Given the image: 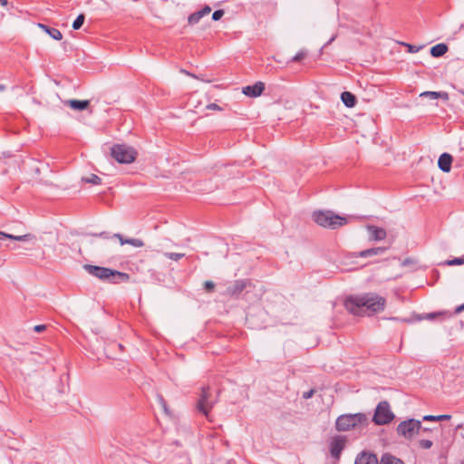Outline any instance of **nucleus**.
Here are the masks:
<instances>
[{
	"instance_id": "obj_1",
	"label": "nucleus",
	"mask_w": 464,
	"mask_h": 464,
	"mask_svg": "<svg viewBox=\"0 0 464 464\" xmlns=\"http://www.w3.org/2000/svg\"><path fill=\"white\" fill-rule=\"evenodd\" d=\"M386 300L375 293L350 295L344 301L345 309L354 315L372 316L384 310Z\"/></svg>"
},
{
	"instance_id": "obj_2",
	"label": "nucleus",
	"mask_w": 464,
	"mask_h": 464,
	"mask_svg": "<svg viewBox=\"0 0 464 464\" xmlns=\"http://www.w3.org/2000/svg\"><path fill=\"white\" fill-rule=\"evenodd\" d=\"M83 269L90 274L91 276L98 278L102 282H107L110 284H121L127 283L130 281V276L129 274L121 272L118 270H114L111 268L93 266L86 264L83 266Z\"/></svg>"
},
{
	"instance_id": "obj_3",
	"label": "nucleus",
	"mask_w": 464,
	"mask_h": 464,
	"mask_svg": "<svg viewBox=\"0 0 464 464\" xmlns=\"http://www.w3.org/2000/svg\"><path fill=\"white\" fill-rule=\"evenodd\" d=\"M368 425V418L364 413L342 414L335 421V429L338 431H348L365 428Z\"/></svg>"
},
{
	"instance_id": "obj_4",
	"label": "nucleus",
	"mask_w": 464,
	"mask_h": 464,
	"mask_svg": "<svg viewBox=\"0 0 464 464\" xmlns=\"http://www.w3.org/2000/svg\"><path fill=\"white\" fill-rule=\"evenodd\" d=\"M313 218L319 226L331 229H335L347 222L345 218L335 215L332 211H315Z\"/></svg>"
},
{
	"instance_id": "obj_5",
	"label": "nucleus",
	"mask_w": 464,
	"mask_h": 464,
	"mask_svg": "<svg viewBox=\"0 0 464 464\" xmlns=\"http://www.w3.org/2000/svg\"><path fill=\"white\" fill-rule=\"evenodd\" d=\"M111 156L121 164L132 163L137 156V150L126 144H114L111 148Z\"/></svg>"
},
{
	"instance_id": "obj_6",
	"label": "nucleus",
	"mask_w": 464,
	"mask_h": 464,
	"mask_svg": "<svg viewBox=\"0 0 464 464\" xmlns=\"http://www.w3.org/2000/svg\"><path fill=\"white\" fill-rule=\"evenodd\" d=\"M420 429H422L420 420L408 419L398 424L396 431L399 436L407 440H411L415 435L420 432Z\"/></svg>"
},
{
	"instance_id": "obj_7",
	"label": "nucleus",
	"mask_w": 464,
	"mask_h": 464,
	"mask_svg": "<svg viewBox=\"0 0 464 464\" xmlns=\"http://www.w3.org/2000/svg\"><path fill=\"white\" fill-rule=\"evenodd\" d=\"M394 414L391 410L390 404L386 401L379 402L377 405L372 421L377 425H385L394 419Z\"/></svg>"
},
{
	"instance_id": "obj_8",
	"label": "nucleus",
	"mask_w": 464,
	"mask_h": 464,
	"mask_svg": "<svg viewBox=\"0 0 464 464\" xmlns=\"http://www.w3.org/2000/svg\"><path fill=\"white\" fill-rule=\"evenodd\" d=\"M216 402V399L210 398L209 387H202L199 399L197 402V410L208 418Z\"/></svg>"
},
{
	"instance_id": "obj_9",
	"label": "nucleus",
	"mask_w": 464,
	"mask_h": 464,
	"mask_svg": "<svg viewBox=\"0 0 464 464\" xmlns=\"http://www.w3.org/2000/svg\"><path fill=\"white\" fill-rule=\"evenodd\" d=\"M347 439L345 436L335 435L331 438L330 440V454L331 456L338 460L341 457L342 451L345 448Z\"/></svg>"
},
{
	"instance_id": "obj_10",
	"label": "nucleus",
	"mask_w": 464,
	"mask_h": 464,
	"mask_svg": "<svg viewBox=\"0 0 464 464\" xmlns=\"http://www.w3.org/2000/svg\"><path fill=\"white\" fill-rule=\"evenodd\" d=\"M250 285V281L247 279L236 280L227 288V295L231 296L239 295L247 285Z\"/></svg>"
},
{
	"instance_id": "obj_11",
	"label": "nucleus",
	"mask_w": 464,
	"mask_h": 464,
	"mask_svg": "<svg viewBox=\"0 0 464 464\" xmlns=\"http://www.w3.org/2000/svg\"><path fill=\"white\" fill-rule=\"evenodd\" d=\"M354 464H380V459L374 453L363 450L357 455Z\"/></svg>"
},
{
	"instance_id": "obj_12",
	"label": "nucleus",
	"mask_w": 464,
	"mask_h": 464,
	"mask_svg": "<svg viewBox=\"0 0 464 464\" xmlns=\"http://www.w3.org/2000/svg\"><path fill=\"white\" fill-rule=\"evenodd\" d=\"M265 90V83L262 82H256L253 85H247L243 87L242 92L248 97H258L262 94Z\"/></svg>"
},
{
	"instance_id": "obj_13",
	"label": "nucleus",
	"mask_w": 464,
	"mask_h": 464,
	"mask_svg": "<svg viewBox=\"0 0 464 464\" xmlns=\"http://www.w3.org/2000/svg\"><path fill=\"white\" fill-rule=\"evenodd\" d=\"M367 230L370 233V239L374 241L383 240L386 236V230L382 227H379L373 225L367 226Z\"/></svg>"
},
{
	"instance_id": "obj_14",
	"label": "nucleus",
	"mask_w": 464,
	"mask_h": 464,
	"mask_svg": "<svg viewBox=\"0 0 464 464\" xmlns=\"http://www.w3.org/2000/svg\"><path fill=\"white\" fill-rule=\"evenodd\" d=\"M453 158L450 154L444 152L442 153L438 160V166L443 172H450L451 169V163Z\"/></svg>"
},
{
	"instance_id": "obj_15",
	"label": "nucleus",
	"mask_w": 464,
	"mask_h": 464,
	"mask_svg": "<svg viewBox=\"0 0 464 464\" xmlns=\"http://www.w3.org/2000/svg\"><path fill=\"white\" fill-rule=\"evenodd\" d=\"M210 12L211 8L208 5H205L201 10L191 14L188 18V23L190 25H194L198 24L203 16L208 14Z\"/></svg>"
},
{
	"instance_id": "obj_16",
	"label": "nucleus",
	"mask_w": 464,
	"mask_h": 464,
	"mask_svg": "<svg viewBox=\"0 0 464 464\" xmlns=\"http://www.w3.org/2000/svg\"><path fill=\"white\" fill-rule=\"evenodd\" d=\"M2 238H8V239L16 240V241H34V240H35V236L33 234H25L23 236H14L12 234H7V233L0 231V239H2Z\"/></svg>"
},
{
	"instance_id": "obj_17",
	"label": "nucleus",
	"mask_w": 464,
	"mask_h": 464,
	"mask_svg": "<svg viewBox=\"0 0 464 464\" xmlns=\"http://www.w3.org/2000/svg\"><path fill=\"white\" fill-rule=\"evenodd\" d=\"M65 103L68 104L72 109L76 111L86 110L90 105V102L88 100H69L66 101Z\"/></svg>"
},
{
	"instance_id": "obj_18",
	"label": "nucleus",
	"mask_w": 464,
	"mask_h": 464,
	"mask_svg": "<svg viewBox=\"0 0 464 464\" xmlns=\"http://www.w3.org/2000/svg\"><path fill=\"white\" fill-rule=\"evenodd\" d=\"M387 250V247L378 246L369 249L362 250L359 253L361 257H369L372 256H378L383 254Z\"/></svg>"
},
{
	"instance_id": "obj_19",
	"label": "nucleus",
	"mask_w": 464,
	"mask_h": 464,
	"mask_svg": "<svg viewBox=\"0 0 464 464\" xmlns=\"http://www.w3.org/2000/svg\"><path fill=\"white\" fill-rule=\"evenodd\" d=\"M341 100L343 104L348 108H353L356 104V97L350 92H343L341 94Z\"/></svg>"
},
{
	"instance_id": "obj_20",
	"label": "nucleus",
	"mask_w": 464,
	"mask_h": 464,
	"mask_svg": "<svg viewBox=\"0 0 464 464\" xmlns=\"http://www.w3.org/2000/svg\"><path fill=\"white\" fill-rule=\"evenodd\" d=\"M448 49L446 44H438L430 48V54L432 57L438 58L444 55L448 52Z\"/></svg>"
},
{
	"instance_id": "obj_21",
	"label": "nucleus",
	"mask_w": 464,
	"mask_h": 464,
	"mask_svg": "<svg viewBox=\"0 0 464 464\" xmlns=\"http://www.w3.org/2000/svg\"><path fill=\"white\" fill-rule=\"evenodd\" d=\"M380 464H404V462L391 453H384L380 459Z\"/></svg>"
},
{
	"instance_id": "obj_22",
	"label": "nucleus",
	"mask_w": 464,
	"mask_h": 464,
	"mask_svg": "<svg viewBox=\"0 0 464 464\" xmlns=\"http://www.w3.org/2000/svg\"><path fill=\"white\" fill-rule=\"evenodd\" d=\"M420 97H429L430 99H442L444 101L449 100V94L446 92H423L420 95Z\"/></svg>"
},
{
	"instance_id": "obj_23",
	"label": "nucleus",
	"mask_w": 464,
	"mask_h": 464,
	"mask_svg": "<svg viewBox=\"0 0 464 464\" xmlns=\"http://www.w3.org/2000/svg\"><path fill=\"white\" fill-rule=\"evenodd\" d=\"M82 180L85 183H90L92 185H99L102 183V179L96 174H91L89 177H83Z\"/></svg>"
},
{
	"instance_id": "obj_24",
	"label": "nucleus",
	"mask_w": 464,
	"mask_h": 464,
	"mask_svg": "<svg viewBox=\"0 0 464 464\" xmlns=\"http://www.w3.org/2000/svg\"><path fill=\"white\" fill-rule=\"evenodd\" d=\"M84 20H85V15H84L83 14H80L76 17V19L73 21V23H72V28H73L74 30H79V29L82 26V24H83V23H84Z\"/></svg>"
},
{
	"instance_id": "obj_25",
	"label": "nucleus",
	"mask_w": 464,
	"mask_h": 464,
	"mask_svg": "<svg viewBox=\"0 0 464 464\" xmlns=\"http://www.w3.org/2000/svg\"><path fill=\"white\" fill-rule=\"evenodd\" d=\"M445 265L450 266L464 265V256L461 257H455L453 259H449V260L445 261Z\"/></svg>"
},
{
	"instance_id": "obj_26",
	"label": "nucleus",
	"mask_w": 464,
	"mask_h": 464,
	"mask_svg": "<svg viewBox=\"0 0 464 464\" xmlns=\"http://www.w3.org/2000/svg\"><path fill=\"white\" fill-rule=\"evenodd\" d=\"M47 34L54 40H61L63 38L62 33L56 28L51 27Z\"/></svg>"
},
{
	"instance_id": "obj_27",
	"label": "nucleus",
	"mask_w": 464,
	"mask_h": 464,
	"mask_svg": "<svg viewBox=\"0 0 464 464\" xmlns=\"http://www.w3.org/2000/svg\"><path fill=\"white\" fill-rule=\"evenodd\" d=\"M444 314H445V313H441V312H439V313H430V314H426L424 316H419L418 320H422V319L432 320V319H435V318H438V317H441Z\"/></svg>"
},
{
	"instance_id": "obj_28",
	"label": "nucleus",
	"mask_w": 464,
	"mask_h": 464,
	"mask_svg": "<svg viewBox=\"0 0 464 464\" xmlns=\"http://www.w3.org/2000/svg\"><path fill=\"white\" fill-rule=\"evenodd\" d=\"M125 242L135 247H142L144 246V242L140 238H127Z\"/></svg>"
},
{
	"instance_id": "obj_29",
	"label": "nucleus",
	"mask_w": 464,
	"mask_h": 464,
	"mask_svg": "<svg viewBox=\"0 0 464 464\" xmlns=\"http://www.w3.org/2000/svg\"><path fill=\"white\" fill-rule=\"evenodd\" d=\"M164 256L169 259L178 261L185 256L183 253H172V252H165Z\"/></svg>"
},
{
	"instance_id": "obj_30",
	"label": "nucleus",
	"mask_w": 464,
	"mask_h": 464,
	"mask_svg": "<svg viewBox=\"0 0 464 464\" xmlns=\"http://www.w3.org/2000/svg\"><path fill=\"white\" fill-rule=\"evenodd\" d=\"M157 399H158V401L159 403L160 404V406L162 407L164 412L167 414V415H169V410L167 406V402L166 401L164 400L163 396L161 394H158L157 395Z\"/></svg>"
},
{
	"instance_id": "obj_31",
	"label": "nucleus",
	"mask_w": 464,
	"mask_h": 464,
	"mask_svg": "<svg viewBox=\"0 0 464 464\" xmlns=\"http://www.w3.org/2000/svg\"><path fill=\"white\" fill-rule=\"evenodd\" d=\"M307 52L304 50H301L292 58V62H300L301 60L305 58Z\"/></svg>"
},
{
	"instance_id": "obj_32",
	"label": "nucleus",
	"mask_w": 464,
	"mask_h": 464,
	"mask_svg": "<svg viewBox=\"0 0 464 464\" xmlns=\"http://www.w3.org/2000/svg\"><path fill=\"white\" fill-rule=\"evenodd\" d=\"M433 445V442L430 440H419V446L421 448V449H425V450H428V449H430Z\"/></svg>"
},
{
	"instance_id": "obj_33",
	"label": "nucleus",
	"mask_w": 464,
	"mask_h": 464,
	"mask_svg": "<svg viewBox=\"0 0 464 464\" xmlns=\"http://www.w3.org/2000/svg\"><path fill=\"white\" fill-rule=\"evenodd\" d=\"M214 288H215V284L214 282L212 281H206L204 283V289L208 292V293H211L214 291Z\"/></svg>"
},
{
	"instance_id": "obj_34",
	"label": "nucleus",
	"mask_w": 464,
	"mask_h": 464,
	"mask_svg": "<svg viewBox=\"0 0 464 464\" xmlns=\"http://www.w3.org/2000/svg\"><path fill=\"white\" fill-rule=\"evenodd\" d=\"M224 15V11L222 9H218V10H216L213 14H212V19L214 21H218L219 19H221V17Z\"/></svg>"
},
{
	"instance_id": "obj_35",
	"label": "nucleus",
	"mask_w": 464,
	"mask_h": 464,
	"mask_svg": "<svg viewBox=\"0 0 464 464\" xmlns=\"http://www.w3.org/2000/svg\"><path fill=\"white\" fill-rule=\"evenodd\" d=\"M405 45L408 47V51L410 53H417L420 49V47H419V46L411 45V44H405Z\"/></svg>"
},
{
	"instance_id": "obj_36",
	"label": "nucleus",
	"mask_w": 464,
	"mask_h": 464,
	"mask_svg": "<svg viewBox=\"0 0 464 464\" xmlns=\"http://www.w3.org/2000/svg\"><path fill=\"white\" fill-rule=\"evenodd\" d=\"M208 110L222 111V108L216 103H209L206 107Z\"/></svg>"
},
{
	"instance_id": "obj_37",
	"label": "nucleus",
	"mask_w": 464,
	"mask_h": 464,
	"mask_svg": "<svg viewBox=\"0 0 464 464\" xmlns=\"http://www.w3.org/2000/svg\"><path fill=\"white\" fill-rule=\"evenodd\" d=\"M113 237H117V238L119 239V241H120V243H121V246H122V245L127 244V243L125 242V241H127V238H124V237H123V236H122L121 234H119V233L114 234V235H113Z\"/></svg>"
},
{
	"instance_id": "obj_38",
	"label": "nucleus",
	"mask_w": 464,
	"mask_h": 464,
	"mask_svg": "<svg viewBox=\"0 0 464 464\" xmlns=\"http://www.w3.org/2000/svg\"><path fill=\"white\" fill-rule=\"evenodd\" d=\"M415 263H416V262H415V260H413L412 258L408 257V258H405V259L402 261L401 265H402L403 266H406L413 265V264H415Z\"/></svg>"
},
{
	"instance_id": "obj_39",
	"label": "nucleus",
	"mask_w": 464,
	"mask_h": 464,
	"mask_svg": "<svg viewBox=\"0 0 464 464\" xmlns=\"http://www.w3.org/2000/svg\"><path fill=\"white\" fill-rule=\"evenodd\" d=\"M422 420L426 421H438L435 415H425Z\"/></svg>"
},
{
	"instance_id": "obj_40",
	"label": "nucleus",
	"mask_w": 464,
	"mask_h": 464,
	"mask_svg": "<svg viewBox=\"0 0 464 464\" xmlns=\"http://www.w3.org/2000/svg\"><path fill=\"white\" fill-rule=\"evenodd\" d=\"M45 329H46V325L45 324H38V325H35L34 328V330L36 333L44 332Z\"/></svg>"
},
{
	"instance_id": "obj_41",
	"label": "nucleus",
	"mask_w": 464,
	"mask_h": 464,
	"mask_svg": "<svg viewBox=\"0 0 464 464\" xmlns=\"http://www.w3.org/2000/svg\"><path fill=\"white\" fill-rule=\"evenodd\" d=\"M450 418H451V416L448 415V414L437 415L436 416V419L438 420H450Z\"/></svg>"
},
{
	"instance_id": "obj_42",
	"label": "nucleus",
	"mask_w": 464,
	"mask_h": 464,
	"mask_svg": "<svg viewBox=\"0 0 464 464\" xmlns=\"http://www.w3.org/2000/svg\"><path fill=\"white\" fill-rule=\"evenodd\" d=\"M92 237H100L103 238H109V233L108 232H101L99 234H91Z\"/></svg>"
},
{
	"instance_id": "obj_43",
	"label": "nucleus",
	"mask_w": 464,
	"mask_h": 464,
	"mask_svg": "<svg viewBox=\"0 0 464 464\" xmlns=\"http://www.w3.org/2000/svg\"><path fill=\"white\" fill-rule=\"evenodd\" d=\"M433 430V429L431 428H427V427H423L422 426V429H420V433H430L431 431Z\"/></svg>"
},
{
	"instance_id": "obj_44",
	"label": "nucleus",
	"mask_w": 464,
	"mask_h": 464,
	"mask_svg": "<svg viewBox=\"0 0 464 464\" xmlns=\"http://www.w3.org/2000/svg\"><path fill=\"white\" fill-rule=\"evenodd\" d=\"M462 311H464V303L459 306L456 307L455 309V314H459L461 313Z\"/></svg>"
},
{
	"instance_id": "obj_45",
	"label": "nucleus",
	"mask_w": 464,
	"mask_h": 464,
	"mask_svg": "<svg viewBox=\"0 0 464 464\" xmlns=\"http://www.w3.org/2000/svg\"><path fill=\"white\" fill-rule=\"evenodd\" d=\"M38 26L42 28L45 33H48V30L51 28L50 26L45 25L44 24H39Z\"/></svg>"
},
{
	"instance_id": "obj_46",
	"label": "nucleus",
	"mask_w": 464,
	"mask_h": 464,
	"mask_svg": "<svg viewBox=\"0 0 464 464\" xmlns=\"http://www.w3.org/2000/svg\"><path fill=\"white\" fill-rule=\"evenodd\" d=\"M313 393H314V392L312 390L307 392H304V398L308 399V398L312 397Z\"/></svg>"
},
{
	"instance_id": "obj_47",
	"label": "nucleus",
	"mask_w": 464,
	"mask_h": 464,
	"mask_svg": "<svg viewBox=\"0 0 464 464\" xmlns=\"http://www.w3.org/2000/svg\"><path fill=\"white\" fill-rule=\"evenodd\" d=\"M392 320H396V321L401 320V321H402V322H407V323H410V322H411V320H410V319H399V318H397V317H392Z\"/></svg>"
},
{
	"instance_id": "obj_48",
	"label": "nucleus",
	"mask_w": 464,
	"mask_h": 464,
	"mask_svg": "<svg viewBox=\"0 0 464 464\" xmlns=\"http://www.w3.org/2000/svg\"><path fill=\"white\" fill-rule=\"evenodd\" d=\"M7 5V0H0V5L5 6Z\"/></svg>"
},
{
	"instance_id": "obj_49",
	"label": "nucleus",
	"mask_w": 464,
	"mask_h": 464,
	"mask_svg": "<svg viewBox=\"0 0 464 464\" xmlns=\"http://www.w3.org/2000/svg\"><path fill=\"white\" fill-rule=\"evenodd\" d=\"M4 262H5V259L0 257V266H2L4 264Z\"/></svg>"
},
{
	"instance_id": "obj_50",
	"label": "nucleus",
	"mask_w": 464,
	"mask_h": 464,
	"mask_svg": "<svg viewBox=\"0 0 464 464\" xmlns=\"http://www.w3.org/2000/svg\"><path fill=\"white\" fill-rule=\"evenodd\" d=\"M5 89L4 85H0V91H3Z\"/></svg>"
}]
</instances>
